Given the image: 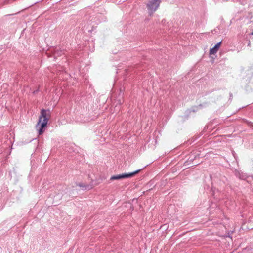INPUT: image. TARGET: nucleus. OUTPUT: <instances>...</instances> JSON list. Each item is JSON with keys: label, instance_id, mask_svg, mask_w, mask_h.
<instances>
[{"label": "nucleus", "instance_id": "5", "mask_svg": "<svg viewBox=\"0 0 253 253\" xmlns=\"http://www.w3.org/2000/svg\"><path fill=\"white\" fill-rule=\"evenodd\" d=\"M252 34L253 35V32H252Z\"/></svg>", "mask_w": 253, "mask_h": 253}, {"label": "nucleus", "instance_id": "4", "mask_svg": "<svg viewBox=\"0 0 253 253\" xmlns=\"http://www.w3.org/2000/svg\"><path fill=\"white\" fill-rule=\"evenodd\" d=\"M221 45V42L217 43L216 45H215V46L213 48L210 49V52H209L210 54V55H214L215 53H216L218 51V50H219Z\"/></svg>", "mask_w": 253, "mask_h": 253}, {"label": "nucleus", "instance_id": "1", "mask_svg": "<svg viewBox=\"0 0 253 253\" xmlns=\"http://www.w3.org/2000/svg\"><path fill=\"white\" fill-rule=\"evenodd\" d=\"M50 117L49 111L42 109L41 114L39 117L38 122L36 126V129L38 131L39 135L42 134L44 132V128L47 126Z\"/></svg>", "mask_w": 253, "mask_h": 253}, {"label": "nucleus", "instance_id": "2", "mask_svg": "<svg viewBox=\"0 0 253 253\" xmlns=\"http://www.w3.org/2000/svg\"><path fill=\"white\" fill-rule=\"evenodd\" d=\"M160 0H151L147 5V7L149 11L150 15H152L157 10L160 4Z\"/></svg>", "mask_w": 253, "mask_h": 253}, {"label": "nucleus", "instance_id": "3", "mask_svg": "<svg viewBox=\"0 0 253 253\" xmlns=\"http://www.w3.org/2000/svg\"><path fill=\"white\" fill-rule=\"evenodd\" d=\"M140 171V169L136 170L134 172L129 173L128 174H122L117 175H113L111 177L110 180L113 181L115 180H119L123 178H127L134 176L135 174L138 173Z\"/></svg>", "mask_w": 253, "mask_h": 253}]
</instances>
